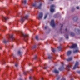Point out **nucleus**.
Returning a JSON list of instances; mask_svg holds the SVG:
<instances>
[{
	"instance_id": "nucleus-25",
	"label": "nucleus",
	"mask_w": 80,
	"mask_h": 80,
	"mask_svg": "<svg viewBox=\"0 0 80 80\" xmlns=\"http://www.w3.org/2000/svg\"><path fill=\"white\" fill-rule=\"evenodd\" d=\"M78 73H80V71H78Z\"/></svg>"
},
{
	"instance_id": "nucleus-9",
	"label": "nucleus",
	"mask_w": 80,
	"mask_h": 80,
	"mask_svg": "<svg viewBox=\"0 0 80 80\" xmlns=\"http://www.w3.org/2000/svg\"><path fill=\"white\" fill-rule=\"evenodd\" d=\"M42 7V4H40L38 7H35L36 8H39V9L41 8V7Z\"/></svg>"
},
{
	"instance_id": "nucleus-12",
	"label": "nucleus",
	"mask_w": 80,
	"mask_h": 80,
	"mask_svg": "<svg viewBox=\"0 0 80 80\" xmlns=\"http://www.w3.org/2000/svg\"><path fill=\"white\" fill-rule=\"evenodd\" d=\"M22 37H28V35H25L23 34L22 35Z\"/></svg>"
},
{
	"instance_id": "nucleus-1",
	"label": "nucleus",
	"mask_w": 80,
	"mask_h": 80,
	"mask_svg": "<svg viewBox=\"0 0 80 80\" xmlns=\"http://www.w3.org/2000/svg\"><path fill=\"white\" fill-rule=\"evenodd\" d=\"M29 16L28 15H26L25 17L22 18L21 19V21L22 22H24V21L25 19H27Z\"/></svg>"
},
{
	"instance_id": "nucleus-19",
	"label": "nucleus",
	"mask_w": 80,
	"mask_h": 80,
	"mask_svg": "<svg viewBox=\"0 0 80 80\" xmlns=\"http://www.w3.org/2000/svg\"><path fill=\"white\" fill-rule=\"evenodd\" d=\"M36 38L37 40H38V36H36Z\"/></svg>"
},
{
	"instance_id": "nucleus-15",
	"label": "nucleus",
	"mask_w": 80,
	"mask_h": 80,
	"mask_svg": "<svg viewBox=\"0 0 80 80\" xmlns=\"http://www.w3.org/2000/svg\"><path fill=\"white\" fill-rule=\"evenodd\" d=\"M79 51L78 50H77L75 51H74V53H77V52H78Z\"/></svg>"
},
{
	"instance_id": "nucleus-21",
	"label": "nucleus",
	"mask_w": 80,
	"mask_h": 80,
	"mask_svg": "<svg viewBox=\"0 0 80 80\" xmlns=\"http://www.w3.org/2000/svg\"><path fill=\"white\" fill-rule=\"evenodd\" d=\"M21 53V52L20 51H18V53L19 54H20V53Z\"/></svg>"
},
{
	"instance_id": "nucleus-27",
	"label": "nucleus",
	"mask_w": 80,
	"mask_h": 80,
	"mask_svg": "<svg viewBox=\"0 0 80 80\" xmlns=\"http://www.w3.org/2000/svg\"><path fill=\"white\" fill-rule=\"evenodd\" d=\"M61 69L62 68H59V70H62Z\"/></svg>"
},
{
	"instance_id": "nucleus-8",
	"label": "nucleus",
	"mask_w": 80,
	"mask_h": 80,
	"mask_svg": "<svg viewBox=\"0 0 80 80\" xmlns=\"http://www.w3.org/2000/svg\"><path fill=\"white\" fill-rule=\"evenodd\" d=\"M70 67H71V65L70 64L68 65L66 67V69L68 70H69V68H70Z\"/></svg>"
},
{
	"instance_id": "nucleus-7",
	"label": "nucleus",
	"mask_w": 80,
	"mask_h": 80,
	"mask_svg": "<svg viewBox=\"0 0 80 80\" xmlns=\"http://www.w3.org/2000/svg\"><path fill=\"white\" fill-rule=\"evenodd\" d=\"M42 17H43V14H42V13H41L39 16L38 18H42Z\"/></svg>"
},
{
	"instance_id": "nucleus-23",
	"label": "nucleus",
	"mask_w": 80,
	"mask_h": 80,
	"mask_svg": "<svg viewBox=\"0 0 80 80\" xmlns=\"http://www.w3.org/2000/svg\"><path fill=\"white\" fill-rule=\"evenodd\" d=\"M29 79L30 80H31V79H32V77H29Z\"/></svg>"
},
{
	"instance_id": "nucleus-26",
	"label": "nucleus",
	"mask_w": 80,
	"mask_h": 80,
	"mask_svg": "<svg viewBox=\"0 0 80 80\" xmlns=\"http://www.w3.org/2000/svg\"><path fill=\"white\" fill-rule=\"evenodd\" d=\"M47 27H45V29H47Z\"/></svg>"
},
{
	"instance_id": "nucleus-4",
	"label": "nucleus",
	"mask_w": 80,
	"mask_h": 80,
	"mask_svg": "<svg viewBox=\"0 0 80 80\" xmlns=\"http://www.w3.org/2000/svg\"><path fill=\"white\" fill-rule=\"evenodd\" d=\"M77 47V45L76 44H74L72 46L70 47V48H76Z\"/></svg>"
},
{
	"instance_id": "nucleus-29",
	"label": "nucleus",
	"mask_w": 80,
	"mask_h": 80,
	"mask_svg": "<svg viewBox=\"0 0 80 80\" xmlns=\"http://www.w3.org/2000/svg\"><path fill=\"white\" fill-rule=\"evenodd\" d=\"M4 63H2V64H3Z\"/></svg>"
},
{
	"instance_id": "nucleus-16",
	"label": "nucleus",
	"mask_w": 80,
	"mask_h": 80,
	"mask_svg": "<svg viewBox=\"0 0 80 80\" xmlns=\"http://www.w3.org/2000/svg\"><path fill=\"white\" fill-rule=\"evenodd\" d=\"M11 38H12V41H13V40H15V38H13V37L11 36Z\"/></svg>"
},
{
	"instance_id": "nucleus-13",
	"label": "nucleus",
	"mask_w": 80,
	"mask_h": 80,
	"mask_svg": "<svg viewBox=\"0 0 80 80\" xmlns=\"http://www.w3.org/2000/svg\"><path fill=\"white\" fill-rule=\"evenodd\" d=\"M72 60V58H70L68 59H67V61H70V60Z\"/></svg>"
},
{
	"instance_id": "nucleus-3",
	"label": "nucleus",
	"mask_w": 80,
	"mask_h": 80,
	"mask_svg": "<svg viewBox=\"0 0 80 80\" xmlns=\"http://www.w3.org/2000/svg\"><path fill=\"white\" fill-rule=\"evenodd\" d=\"M55 7V6L54 5H52L51 6V10H50V11L51 12H54V9H53V7Z\"/></svg>"
},
{
	"instance_id": "nucleus-18",
	"label": "nucleus",
	"mask_w": 80,
	"mask_h": 80,
	"mask_svg": "<svg viewBox=\"0 0 80 80\" xmlns=\"http://www.w3.org/2000/svg\"><path fill=\"white\" fill-rule=\"evenodd\" d=\"M47 15H45L44 18V19H45L46 18H47Z\"/></svg>"
},
{
	"instance_id": "nucleus-10",
	"label": "nucleus",
	"mask_w": 80,
	"mask_h": 80,
	"mask_svg": "<svg viewBox=\"0 0 80 80\" xmlns=\"http://www.w3.org/2000/svg\"><path fill=\"white\" fill-rule=\"evenodd\" d=\"M71 53H72V51H68L67 53V55H70Z\"/></svg>"
},
{
	"instance_id": "nucleus-22",
	"label": "nucleus",
	"mask_w": 80,
	"mask_h": 80,
	"mask_svg": "<svg viewBox=\"0 0 80 80\" xmlns=\"http://www.w3.org/2000/svg\"><path fill=\"white\" fill-rule=\"evenodd\" d=\"M52 51L53 52H55V50H54V49H53L52 50Z\"/></svg>"
},
{
	"instance_id": "nucleus-28",
	"label": "nucleus",
	"mask_w": 80,
	"mask_h": 80,
	"mask_svg": "<svg viewBox=\"0 0 80 80\" xmlns=\"http://www.w3.org/2000/svg\"><path fill=\"white\" fill-rule=\"evenodd\" d=\"M26 72H24V74H26Z\"/></svg>"
},
{
	"instance_id": "nucleus-31",
	"label": "nucleus",
	"mask_w": 80,
	"mask_h": 80,
	"mask_svg": "<svg viewBox=\"0 0 80 80\" xmlns=\"http://www.w3.org/2000/svg\"><path fill=\"white\" fill-rule=\"evenodd\" d=\"M36 57H35V58H36Z\"/></svg>"
},
{
	"instance_id": "nucleus-11",
	"label": "nucleus",
	"mask_w": 80,
	"mask_h": 80,
	"mask_svg": "<svg viewBox=\"0 0 80 80\" xmlns=\"http://www.w3.org/2000/svg\"><path fill=\"white\" fill-rule=\"evenodd\" d=\"M53 72L56 73H58L59 72L57 71V70H55L53 71Z\"/></svg>"
},
{
	"instance_id": "nucleus-2",
	"label": "nucleus",
	"mask_w": 80,
	"mask_h": 80,
	"mask_svg": "<svg viewBox=\"0 0 80 80\" xmlns=\"http://www.w3.org/2000/svg\"><path fill=\"white\" fill-rule=\"evenodd\" d=\"M78 62L77 61L76 62V64L74 66L73 68V69H75L77 68V67H78Z\"/></svg>"
},
{
	"instance_id": "nucleus-30",
	"label": "nucleus",
	"mask_w": 80,
	"mask_h": 80,
	"mask_svg": "<svg viewBox=\"0 0 80 80\" xmlns=\"http://www.w3.org/2000/svg\"><path fill=\"white\" fill-rule=\"evenodd\" d=\"M42 80H43V78H42Z\"/></svg>"
},
{
	"instance_id": "nucleus-14",
	"label": "nucleus",
	"mask_w": 80,
	"mask_h": 80,
	"mask_svg": "<svg viewBox=\"0 0 80 80\" xmlns=\"http://www.w3.org/2000/svg\"><path fill=\"white\" fill-rule=\"evenodd\" d=\"M27 2V1L26 0H24V1H22V3H24L25 4Z\"/></svg>"
},
{
	"instance_id": "nucleus-5",
	"label": "nucleus",
	"mask_w": 80,
	"mask_h": 80,
	"mask_svg": "<svg viewBox=\"0 0 80 80\" xmlns=\"http://www.w3.org/2000/svg\"><path fill=\"white\" fill-rule=\"evenodd\" d=\"M51 25L52 27H54V26H55V24H54V20H53L51 21Z\"/></svg>"
},
{
	"instance_id": "nucleus-17",
	"label": "nucleus",
	"mask_w": 80,
	"mask_h": 80,
	"mask_svg": "<svg viewBox=\"0 0 80 80\" xmlns=\"http://www.w3.org/2000/svg\"><path fill=\"white\" fill-rule=\"evenodd\" d=\"M3 43H6V41L5 40H4L3 41H2Z\"/></svg>"
},
{
	"instance_id": "nucleus-32",
	"label": "nucleus",
	"mask_w": 80,
	"mask_h": 80,
	"mask_svg": "<svg viewBox=\"0 0 80 80\" xmlns=\"http://www.w3.org/2000/svg\"><path fill=\"white\" fill-rule=\"evenodd\" d=\"M4 62V63L5 62Z\"/></svg>"
},
{
	"instance_id": "nucleus-24",
	"label": "nucleus",
	"mask_w": 80,
	"mask_h": 80,
	"mask_svg": "<svg viewBox=\"0 0 80 80\" xmlns=\"http://www.w3.org/2000/svg\"><path fill=\"white\" fill-rule=\"evenodd\" d=\"M77 9H79V7H77Z\"/></svg>"
},
{
	"instance_id": "nucleus-20",
	"label": "nucleus",
	"mask_w": 80,
	"mask_h": 80,
	"mask_svg": "<svg viewBox=\"0 0 80 80\" xmlns=\"http://www.w3.org/2000/svg\"><path fill=\"white\" fill-rule=\"evenodd\" d=\"M15 67H18V64H15Z\"/></svg>"
},
{
	"instance_id": "nucleus-6",
	"label": "nucleus",
	"mask_w": 80,
	"mask_h": 80,
	"mask_svg": "<svg viewBox=\"0 0 80 80\" xmlns=\"http://www.w3.org/2000/svg\"><path fill=\"white\" fill-rule=\"evenodd\" d=\"M2 21L4 22V20H7V19H8V18H6V17H5L4 16H2Z\"/></svg>"
}]
</instances>
